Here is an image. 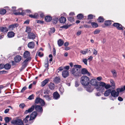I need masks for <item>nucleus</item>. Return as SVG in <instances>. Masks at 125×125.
Masks as SVG:
<instances>
[{
  "label": "nucleus",
  "mask_w": 125,
  "mask_h": 125,
  "mask_svg": "<svg viewBox=\"0 0 125 125\" xmlns=\"http://www.w3.org/2000/svg\"><path fill=\"white\" fill-rule=\"evenodd\" d=\"M11 119V118L10 117H6L4 118V120L6 123L9 122Z\"/></svg>",
  "instance_id": "36"
},
{
  "label": "nucleus",
  "mask_w": 125,
  "mask_h": 125,
  "mask_svg": "<svg viewBox=\"0 0 125 125\" xmlns=\"http://www.w3.org/2000/svg\"><path fill=\"white\" fill-rule=\"evenodd\" d=\"M95 86V89H97V90L102 91L101 89H102V87H101L100 85H98L97 83L96 85H94Z\"/></svg>",
  "instance_id": "32"
},
{
  "label": "nucleus",
  "mask_w": 125,
  "mask_h": 125,
  "mask_svg": "<svg viewBox=\"0 0 125 125\" xmlns=\"http://www.w3.org/2000/svg\"><path fill=\"white\" fill-rule=\"evenodd\" d=\"M8 73V72L7 71H0V74H6Z\"/></svg>",
  "instance_id": "57"
},
{
  "label": "nucleus",
  "mask_w": 125,
  "mask_h": 125,
  "mask_svg": "<svg viewBox=\"0 0 125 125\" xmlns=\"http://www.w3.org/2000/svg\"><path fill=\"white\" fill-rule=\"evenodd\" d=\"M111 23V21L110 20L105 21L104 22V25L106 26H109L110 25Z\"/></svg>",
  "instance_id": "34"
},
{
  "label": "nucleus",
  "mask_w": 125,
  "mask_h": 125,
  "mask_svg": "<svg viewBox=\"0 0 125 125\" xmlns=\"http://www.w3.org/2000/svg\"><path fill=\"white\" fill-rule=\"evenodd\" d=\"M64 43V42L61 39H59L57 42L58 44L59 47H60L62 46Z\"/></svg>",
  "instance_id": "26"
},
{
  "label": "nucleus",
  "mask_w": 125,
  "mask_h": 125,
  "mask_svg": "<svg viewBox=\"0 0 125 125\" xmlns=\"http://www.w3.org/2000/svg\"><path fill=\"white\" fill-rule=\"evenodd\" d=\"M111 96L109 97V98L110 100L113 101L116 100L119 95L118 93L115 90L111 91Z\"/></svg>",
  "instance_id": "4"
},
{
  "label": "nucleus",
  "mask_w": 125,
  "mask_h": 125,
  "mask_svg": "<svg viewBox=\"0 0 125 125\" xmlns=\"http://www.w3.org/2000/svg\"><path fill=\"white\" fill-rule=\"evenodd\" d=\"M81 74H87V75L88 76L90 75V74L89 73L85 68H82L81 70Z\"/></svg>",
  "instance_id": "10"
},
{
  "label": "nucleus",
  "mask_w": 125,
  "mask_h": 125,
  "mask_svg": "<svg viewBox=\"0 0 125 125\" xmlns=\"http://www.w3.org/2000/svg\"><path fill=\"white\" fill-rule=\"evenodd\" d=\"M88 52V49H85V51L81 50L80 52L83 54H85Z\"/></svg>",
  "instance_id": "37"
},
{
  "label": "nucleus",
  "mask_w": 125,
  "mask_h": 125,
  "mask_svg": "<svg viewBox=\"0 0 125 125\" xmlns=\"http://www.w3.org/2000/svg\"><path fill=\"white\" fill-rule=\"evenodd\" d=\"M100 85L101 87H105L106 83L104 82H100Z\"/></svg>",
  "instance_id": "46"
},
{
  "label": "nucleus",
  "mask_w": 125,
  "mask_h": 125,
  "mask_svg": "<svg viewBox=\"0 0 125 125\" xmlns=\"http://www.w3.org/2000/svg\"><path fill=\"white\" fill-rule=\"evenodd\" d=\"M31 57H29L28 58L26 59L22 63V66L23 67H25L27 65V62L31 60Z\"/></svg>",
  "instance_id": "14"
},
{
  "label": "nucleus",
  "mask_w": 125,
  "mask_h": 125,
  "mask_svg": "<svg viewBox=\"0 0 125 125\" xmlns=\"http://www.w3.org/2000/svg\"><path fill=\"white\" fill-rule=\"evenodd\" d=\"M111 87V86L110 84H106V85H105L104 87L106 89H107L110 88Z\"/></svg>",
  "instance_id": "52"
},
{
  "label": "nucleus",
  "mask_w": 125,
  "mask_h": 125,
  "mask_svg": "<svg viewBox=\"0 0 125 125\" xmlns=\"http://www.w3.org/2000/svg\"><path fill=\"white\" fill-rule=\"evenodd\" d=\"M0 30L1 32H7L8 31V29L6 27H1Z\"/></svg>",
  "instance_id": "29"
},
{
  "label": "nucleus",
  "mask_w": 125,
  "mask_h": 125,
  "mask_svg": "<svg viewBox=\"0 0 125 125\" xmlns=\"http://www.w3.org/2000/svg\"><path fill=\"white\" fill-rule=\"evenodd\" d=\"M110 82L112 85V86H111V87L113 86L115 88V82L112 79L110 80Z\"/></svg>",
  "instance_id": "45"
},
{
  "label": "nucleus",
  "mask_w": 125,
  "mask_h": 125,
  "mask_svg": "<svg viewBox=\"0 0 125 125\" xmlns=\"http://www.w3.org/2000/svg\"><path fill=\"white\" fill-rule=\"evenodd\" d=\"M98 20L99 22H103L104 20L103 17L101 16H100L99 17Z\"/></svg>",
  "instance_id": "44"
},
{
  "label": "nucleus",
  "mask_w": 125,
  "mask_h": 125,
  "mask_svg": "<svg viewBox=\"0 0 125 125\" xmlns=\"http://www.w3.org/2000/svg\"><path fill=\"white\" fill-rule=\"evenodd\" d=\"M44 66L45 68L48 67L49 66L48 59L47 58L46 60V62L45 63Z\"/></svg>",
  "instance_id": "43"
},
{
  "label": "nucleus",
  "mask_w": 125,
  "mask_h": 125,
  "mask_svg": "<svg viewBox=\"0 0 125 125\" xmlns=\"http://www.w3.org/2000/svg\"><path fill=\"white\" fill-rule=\"evenodd\" d=\"M59 21L61 23H64L66 21V19L64 17H62L60 18Z\"/></svg>",
  "instance_id": "28"
},
{
  "label": "nucleus",
  "mask_w": 125,
  "mask_h": 125,
  "mask_svg": "<svg viewBox=\"0 0 125 125\" xmlns=\"http://www.w3.org/2000/svg\"><path fill=\"white\" fill-rule=\"evenodd\" d=\"M81 84L84 86H87L89 83V78L85 75L82 77L81 79Z\"/></svg>",
  "instance_id": "2"
},
{
  "label": "nucleus",
  "mask_w": 125,
  "mask_h": 125,
  "mask_svg": "<svg viewBox=\"0 0 125 125\" xmlns=\"http://www.w3.org/2000/svg\"><path fill=\"white\" fill-rule=\"evenodd\" d=\"M91 84L92 85H95L98 83L97 82L96 79H92L90 81Z\"/></svg>",
  "instance_id": "18"
},
{
  "label": "nucleus",
  "mask_w": 125,
  "mask_h": 125,
  "mask_svg": "<svg viewBox=\"0 0 125 125\" xmlns=\"http://www.w3.org/2000/svg\"><path fill=\"white\" fill-rule=\"evenodd\" d=\"M49 80L48 78H47L43 81L41 83V86L43 87L49 81Z\"/></svg>",
  "instance_id": "20"
},
{
  "label": "nucleus",
  "mask_w": 125,
  "mask_h": 125,
  "mask_svg": "<svg viewBox=\"0 0 125 125\" xmlns=\"http://www.w3.org/2000/svg\"><path fill=\"white\" fill-rule=\"evenodd\" d=\"M29 16L31 18L37 19L39 15L37 13H35L33 15L32 14H30L29 15Z\"/></svg>",
  "instance_id": "22"
},
{
  "label": "nucleus",
  "mask_w": 125,
  "mask_h": 125,
  "mask_svg": "<svg viewBox=\"0 0 125 125\" xmlns=\"http://www.w3.org/2000/svg\"><path fill=\"white\" fill-rule=\"evenodd\" d=\"M55 31V29L54 28H51L50 32L52 33H54Z\"/></svg>",
  "instance_id": "61"
},
{
  "label": "nucleus",
  "mask_w": 125,
  "mask_h": 125,
  "mask_svg": "<svg viewBox=\"0 0 125 125\" xmlns=\"http://www.w3.org/2000/svg\"><path fill=\"white\" fill-rule=\"evenodd\" d=\"M35 46V43L33 42H29L28 44V47L30 49H33Z\"/></svg>",
  "instance_id": "15"
},
{
  "label": "nucleus",
  "mask_w": 125,
  "mask_h": 125,
  "mask_svg": "<svg viewBox=\"0 0 125 125\" xmlns=\"http://www.w3.org/2000/svg\"><path fill=\"white\" fill-rule=\"evenodd\" d=\"M27 37L28 39L33 40L35 38V35L33 33L31 32L28 34Z\"/></svg>",
  "instance_id": "11"
},
{
  "label": "nucleus",
  "mask_w": 125,
  "mask_h": 125,
  "mask_svg": "<svg viewBox=\"0 0 125 125\" xmlns=\"http://www.w3.org/2000/svg\"><path fill=\"white\" fill-rule=\"evenodd\" d=\"M25 106V105L24 103L21 104L19 105L20 107L22 109H23Z\"/></svg>",
  "instance_id": "55"
},
{
  "label": "nucleus",
  "mask_w": 125,
  "mask_h": 125,
  "mask_svg": "<svg viewBox=\"0 0 125 125\" xmlns=\"http://www.w3.org/2000/svg\"><path fill=\"white\" fill-rule=\"evenodd\" d=\"M77 17L78 19L81 20L83 18V16L82 14H79L77 15Z\"/></svg>",
  "instance_id": "40"
},
{
  "label": "nucleus",
  "mask_w": 125,
  "mask_h": 125,
  "mask_svg": "<svg viewBox=\"0 0 125 125\" xmlns=\"http://www.w3.org/2000/svg\"><path fill=\"white\" fill-rule=\"evenodd\" d=\"M21 59V57L19 55L16 56L14 58V60L16 62H18L20 61Z\"/></svg>",
  "instance_id": "13"
},
{
  "label": "nucleus",
  "mask_w": 125,
  "mask_h": 125,
  "mask_svg": "<svg viewBox=\"0 0 125 125\" xmlns=\"http://www.w3.org/2000/svg\"><path fill=\"white\" fill-rule=\"evenodd\" d=\"M100 31L98 30H96L94 32V34H98L100 32Z\"/></svg>",
  "instance_id": "56"
},
{
  "label": "nucleus",
  "mask_w": 125,
  "mask_h": 125,
  "mask_svg": "<svg viewBox=\"0 0 125 125\" xmlns=\"http://www.w3.org/2000/svg\"><path fill=\"white\" fill-rule=\"evenodd\" d=\"M73 18V17H69L68 18V20L71 22L74 21Z\"/></svg>",
  "instance_id": "51"
},
{
  "label": "nucleus",
  "mask_w": 125,
  "mask_h": 125,
  "mask_svg": "<svg viewBox=\"0 0 125 125\" xmlns=\"http://www.w3.org/2000/svg\"><path fill=\"white\" fill-rule=\"evenodd\" d=\"M18 10L19 11H20V10L21 11V12L20 11L17 12H14V14L15 15H24L25 14V11L24 10H22V9L21 8H20Z\"/></svg>",
  "instance_id": "9"
},
{
  "label": "nucleus",
  "mask_w": 125,
  "mask_h": 125,
  "mask_svg": "<svg viewBox=\"0 0 125 125\" xmlns=\"http://www.w3.org/2000/svg\"><path fill=\"white\" fill-rule=\"evenodd\" d=\"M11 123L14 125H24L22 120L18 119L12 121Z\"/></svg>",
  "instance_id": "5"
},
{
  "label": "nucleus",
  "mask_w": 125,
  "mask_h": 125,
  "mask_svg": "<svg viewBox=\"0 0 125 125\" xmlns=\"http://www.w3.org/2000/svg\"><path fill=\"white\" fill-rule=\"evenodd\" d=\"M15 34V33L13 31H10L8 33L7 36L9 38H12L14 36Z\"/></svg>",
  "instance_id": "17"
},
{
  "label": "nucleus",
  "mask_w": 125,
  "mask_h": 125,
  "mask_svg": "<svg viewBox=\"0 0 125 125\" xmlns=\"http://www.w3.org/2000/svg\"><path fill=\"white\" fill-rule=\"evenodd\" d=\"M9 29L10 30H13V28H15L13 24L10 25L9 26Z\"/></svg>",
  "instance_id": "49"
},
{
  "label": "nucleus",
  "mask_w": 125,
  "mask_h": 125,
  "mask_svg": "<svg viewBox=\"0 0 125 125\" xmlns=\"http://www.w3.org/2000/svg\"><path fill=\"white\" fill-rule=\"evenodd\" d=\"M59 20V18L56 17H53L52 21V22L53 24H55Z\"/></svg>",
  "instance_id": "21"
},
{
  "label": "nucleus",
  "mask_w": 125,
  "mask_h": 125,
  "mask_svg": "<svg viewBox=\"0 0 125 125\" xmlns=\"http://www.w3.org/2000/svg\"><path fill=\"white\" fill-rule=\"evenodd\" d=\"M113 25L118 30H123L125 28L120 24L118 23H115L113 24Z\"/></svg>",
  "instance_id": "7"
},
{
  "label": "nucleus",
  "mask_w": 125,
  "mask_h": 125,
  "mask_svg": "<svg viewBox=\"0 0 125 125\" xmlns=\"http://www.w3.org/2000/svg\"><path fill=\"white\" fill-rule=\"evenodd\" d=\"M73 66L74 67H75L74 68H77V69H78V68L80 69V68H81L82 67V66L80 65H78L75 64V65H74Z\"/></svg>",
  "instance_id": "50"
},
{
  "label": "nucleus",
  "mask_w": 125,
  "mask_h": 125,
  "mask_svg": "<svg viewBox=\"0 0 125 125\" xmlns=\"http://www.w3.org/2000/svg\"><path fill=\"white\" fill-rule=\"evenodd\" d=\"M111 91L110 89L107 90L104 92V95L105 96H109L110 94H111Z\"/></svg>",
  "instance_id": "23"
},
{
  "label": "nucleus",
  "mask_w": 125,
  "mask_h": 125,
  "mask_svg": "<svg viewBox=\"0 0 125 125\" xmlns=\"http://www.w3.org/2000/svg\"><path fill=\"white\" fill-rule=\"evenodd\" d=\"M97 52L96 51V50L95 49H94V51L93 52V54L94 56H95L97 54Z\"/></svg>",
  "instance_id": "59"
},
{
  "label": "nucleus",
  "mask_w": 125,
  "mask_h": 125,
  "mask_svg": "<svg viewBox=\"0 0 125 125\" xmlns=\"http://www.w3.org/2000/svg\"><path fill=\"white\" fill-rule=\"evenodd\" d=\"M37 115V113L36 111L33 112L31 115V116L29 119V123H32L33 122V120L36 117Z\"/></svg>",
  "instance_id": "6"
},
{
  "label": "nucleus",
  "mask_w": 125,
  "mask_h": 125,
  "mask_svg": "<svg viewBox=\"0 0 125 125\" xmlns=\"http://www.w3.org/2000/svg\"><path fill=\"white\" fill-rule=\"evenodd\" d=\"M27 88L26 86L23 87L21 90V92H23Z\"/></svg>",
  "instance_id": "63"
},
{
  "label": "nucleus",
  "mask_w": 125,
  "mask_h": 125,
  "mask_svg": "<svg viewBox=\"0 0 125 125\" xmlns=\"http://www.w3.org/2000/svg\"><path fill=\"white\" fill-rule=\"evenodd\" d=\"M71 73L74 76L79 77L81 76L80 70L77 68H73L71 70Z\"/></svg>",
  "instance_id": "3"
},
{
  "label": "nucleus",
  "mask_w": 125,
  "mask_h": 125,
  "mask_svg": "<svg viewBox=\"0 0 125 125\" xmlns=\"http://www.w3.org/2000/svg\"><path fill=\"white\" fill-rule=\"evenodd\" d=\"M31 28L29 27H27L26 28L25 32L28 33V34L29 33H31Z\"/></svg>",
  "instance_id": "42"
},
{
  "label": "nucleus",
  "mask_w": 125,
  "mask_h": 125,
  "mask_svg": "<svg viewBox=\"0 0 125 125\" xmlns=\"http://www.w3.org/2000/svg\"><path fill=\"white\" fill-rule=\"evenodd\" d=\"M45 21L47 22L50 21L52 20V18L51 17L49 16H46L45 17Z\"/></svg>",
  "instance_id": "25"
},
{
  "label": "nucleus",
  "mask_w": 125,
  "mask_h": 125,
  "mask_svg": "<svg viewBox=\"0 0 125 125\" xmlns=\"http://www.w3.org/2000/svg\"><path fill=\"white\" fill-rule=\"evenodd\" d=\"M34 95L33 94H32L30 95L29 97L28 98V99L30 100H31L33 99Z\"/></svg>",
  "instance_id": "54"
},
{
  "label": "nucleus",
  "mask_w": 125,
  "mask_h": 125,
  "mask_svg": "<svg viewBox=\"0 0 125 125\" xmlns=\"http://www.w3.org/2000/svg\"><path fill=\"white\" fill-rule=\"evenodd\" d=\"M53 98L55 99H57L60 97V95L57 92H54L53 94Z\"/></svg>",
  "instance_id": "16"
},
{
  "label": "nucleus",
  "mask_w": 125,
  "mask_h": 125,
  "mask_svg": "<svg viewBox=\"0 0 125 125\" xmlns=\"http://www.w3.org/2000/svg\"><path fill=\"white\" fill-rule=\"evenodd\" d=\"M6 10L5 9H2L0 10V14L4 15L6 13Z\"/></svg>",
  "instance_id": "39"
},
{
  "label": "nucleus",
  "mask_w": 125,
  "mask_h": 125,
  "mask_svg": "<svg viewBox=\"0 0 125 125\" xmlns=\"http://www.w3.org/2000/svg\"><path fill=\"white\" fill-rule=\"evenodd\" d=\"M83 62L85 64L87 65V60L86 59H84L83 60Z\"/></svg>",
  "instance_id": "60"
},
{
  "label": "nucleus",
  "mask_w": 125,
  "mask_h": 125,
  "mask_svg": "<svg viewBox=\"0 0 125 125\" xmlns=\"http://www.w3.org/2000/svg\"><path fill=\"white\" fill-rule=\"evenodd\" d=\"M41 53L40 52H38L37 53V55L38 54V55L40 57H42L43 56V54H41Z\"/></svg>",
  "instance_id": "58"
},
{
  "label": "nucleus",
  "mask_w": 125,
  "mask_h": 125,
  "mask_svg": "<svg viewBox=\"0 0 125 125\" xmlns=\"http://www.w3.org/2000/svg\"><path fill=\"white\" fill-rule=\"evenodd\" d=\"M118 100L120 101H123V99L120 96H119L118 98Z\"/></svg>",
  "instance_id": "62"
},
{
  "label": "nucleus",
  "mask_w": 125,
  "mask_h": 125,
  "mask_svg": "<svg viewBox=\"0 0 125 125\" xmlns=\"http://www.w3.org/2000/svg\"><path fill=\"white\" fill-rule=\"evenodd\" d=\"M11 65L9 63H7L4 65V68L6 70H9L11 68Z\"/></svg>",
  "instance_id": "33"
},
{
  "label": "nucleus",
  "mask_w": 125,
  "mask_h": 125,
  "mask_svg": "<svg viewBox=\"0 0 125 125\" xmlns=\"http://www.w3.org/2000/svg\"><path fill=\"white\" fill-rule=\"evenodd\" d=\"M35 103L36 104L39 103L41 105L43 106L44 105L45 103L44 100L38 97L35 100Z\"/></svg>",
  "instance_id": "8"
},
{
  "label": "nucleus",
  "mask_w": 125,
  "mask_h": 125,
  "mask_svg": "<svg viewBox=\"0 0 125 125\" xmlns=\"http://www.w3.org/2000/svg\"><path fill=\"white\" fill-rule=\"evenodd\" d=\"M55 87V85L53 83H51L49 84V87L51 90H53Z\"/></svg>",
  "instance_id": "30"
},
{
  "label": "nucleus",
  "mask_w": 125,
  "mask_h": 125,
  "mask_svg": "<svg viewBox=\"0 0 125 125\" xmlns=\"http://www.w3.org/2000/svg\"><path fill=\"white\" fill-rule=\"evenodd\" d=\"M93 16L92 14H89V15L88 17V19H93Z\"/></svg>",
  "instance_id": "53"
},
{
  "label": "nucleus",
  "mask_w": 125,
  "mask_h": 125,
  "mask_svg": "<svg viewBox=\"0 0 125 125\" xmlns=\"http://www.w3.org/2000/svg\"><path fill=\"white\" fill-rule=\"evenodd\" d=\"M61 81V79L59 77H56L54 78L53 81L55 83H58Z\"/></svg>",
  "instance_id": "24"
},
{
  "label": "nucleus",
  "mask_w": 125,
  "mask_h": 125,
  "mask_svg": "<svg viewBox=\"0 0 125 125\" xmlns=\"http://www.w3.org/2000/svg\"><path fill=\"white\" fill-rule=\"evenodd\" d=\"M69 73L68 71L66 70H64L62 72V75L64 78L67 77L69 75Z\"/></svg>",
  "instance_id": "12"
},
{
  "label": "nucleus",
  "mask_w": 125,
  "mask_h": 125,
  "mask_svg": "<svg viewBox=\"0 0 125 125\" xmlns=\"http://www.w3.org/2000/svg\"><path fill=\"white\" fill-rule=\"evenodd\" d=\"M70 26V25H65L60 27V28H64L65 29H66L68 28Z\"/></svg>",
  "instance_id": "48"
},
{
  "label": "nucleus",
  "mask_w": 125,
  "mask_h": 125,
  "mask_svg": "<svg viewBox=\"0 0 125 125\" xmlns=\"http://www.w3.org/2000/svg\"><path fill=\"white\" fill-rule=\"evenodd\" d=\"M43 96L45 98L46 100L48 101H49L51 99V96L50 95L46 94L43 95Z\"/></svg>",
  "instance_id": "27"
},
{
  "label": "nucleus",
  "mask_w": 125,
  "mask_h": 125,
  "mask_svg": "<svg viewBox=\"0 0 125 125\" xmlns=\"http://www.w3.org/2000/svg\"><path fill=\"white\" fill-rule=\"evenodd\" d=\"M30 52L28 51H26L24 53L23 56L24 58H27L30 57Z\"/></svg>",
  "instance_id": "19"
},
{
  "label": "nucleus",
  "mask_w": 125,
  "mask_h": 125,
  "mask_svg": "<svg viewBox=\"0 0 125 125\" xmlns=\"http://www.w3.org/2000/svg\"><path fill=\"white\" fill-rule=\"evenodd\" d=\"M124 90H125V89H124V87L123 88H117L116 89V91L119 94V93L123 92Z\"/></svg>",
  "instance_id": "35"
},
{
  "label": "nucleus",
  "mask_w": 125,
  "mask_h": 125,
  "mask_svg": "<svg viewBox=\"0 0 125 125\" xmlns=\"http://www.w3.org/2000/svg\"><path fill=\"white\" fill-rule=\"evenodd\" d=\"M30 116L29 115H28L26 116L25 118L23 120V121L26 123H27L28 122V120H29V119H30Z\"/></svg>",
  "instance_id": "38"
},
{
  "label": "nucleus",
  "mask_w": 125,
  "mask_h": 125,
  "mask_svg": "<svg viewBox=\"0 0 125 125\" xmlns=\"http://www.w3.org/2000/svg\"><path fill=\"white\" fill-rule=\"evenodd\" d=\"M59 90L61 94H62L64 92V90L63 88L62 87H60L59 88Z\"/></svg>",
  "instance_id": "47"
},
{
  "label": "nucleus",
  "mask_w": 125,
  "mask_h": 125,
  "mask_svg": "<svg viewBox=\"0 0 125 125\" xmlns=\"http://www.w3.org/2000/svg\"><path fill=\"white\" fill-rule=\"evenodd\" d=\"M37 111L42 113L43 111V109L42 107L39 105H32L31 107L28 110H26L25 112V114H27L28 113H30L33 111L34 108Z\"/></svg>",
  "instance_id": "1"
},
{
  "label": "nucleus",
  "mask_w": 125,
  "mask_h": 125,
  "mask_svg": "<svg viewBox=\"0 0 125 125\" xmlns=\"http://www.w3.org/2000/svg\"><path fill=\"white\" fill-rule=\"evenodd\" d=\"M112 73L114 76H116V71L115 70H114L112 71Z\"/></svg>",
  "instance_id": "64"
},
{
  "label": "nucleus",
  "mask_w": 125,
  "mask_h": 125,
  "mask_svg": "<svg viewBox=\"0 0 125 125\" xmlns=\"http://www.w3.org/2000/svg\"><path fill=\"white\" fill-rule=\"evenodd\" d=\"M86 90L89 92H92L93 90V89L92 88L91 85H89L86 88Z\"/></svg>",
  "instance_id": "31"
},
{
  "label": "nucleus",
  "mask_w": 125,
  "mask_h": 125,
  "mask_svg": "<svg viewBox=\"0 0 125 125\" xmlns=\"http://www.w3.org/2000/svg\"><path fill=\"white\" fill-rule=\"evenodd\" d=\"M91 24L92 27L93 28H96L98 26V24L94 22H92L91 23Z\"/></svg>",
  "instance_id": "41"
}]
</instances>
